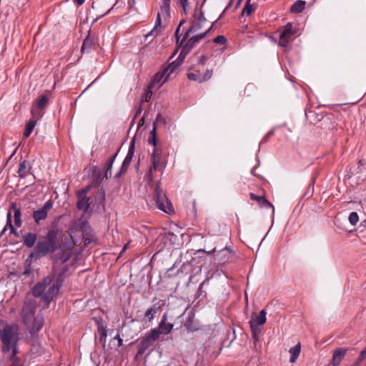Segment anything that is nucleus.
I'll list each match as a JSON object with an SVG mask.
<instances>
[{
  "mask_svg": "<svg viewBox=\"0 0 366 366\" xmlns=\"http://www.w3.org/2000/svg\"><path fill=\"white\" fill-rule=\"evenodd\" d=\"M174 328V324L168 322V314L165 312L162 316L161 320L157 328L152 329V332H157V336L160 339L161 335L169 334Z\"/></svg>",
  "mask_w": 366,
  "mask_h": 366,
  "instance_id": "obj_8",
  "label": "nucleus"
},
{
  "mask_svg": "<svg viewBox=\"0 0 366 366\" xmlns=\"http://www.w3.org/2000/svg\"><path fill=\"white\" fill-rule=\"evenodd\" d=\"M0 339L1 341V352L7 354L12 349V346L18 345L20 340L19 327L16 324H6L0 330Z\"/></svg>",
  "mask_w": 366,
  "mask_h": 366,
  "instance_id": "obj_3",
  "label": "nucleus"
},
{
  "mask_svg": "<svg viewBox=\"0 0 366 366\" xmlns=\"http://www.w3.org/2000/svg\"><path fill=\"white\" fill-rule=\"evenodd\" d=\"M69 274V267L68 265H64L61 269L60 272L58 274L56 277V282L59 285L62 286L65 279L66 277H68Z\"/></svg>",
  "mask_w": 366,
  "mask_h": 366,
  "instance_id": "obj_27",
  "label": "nucleus"
},
{
  "mask_svg": "<svg viewBox=\"0 0 366 366\" xmlns=\"http://www.w3.org/2000/svg\"><path fill=\"white\" fill-rule=\"evenodd\" d=\"M208 60V57L204 56V55H202L200 56L199 58H198V60H197V64L198 65H204V64L206 63V61Z\"/></svg>",
  "mask_w": 366,
  "mask_h": 366,
  "instance_id": "obj_51",
  "label": "nucleus"
},
{
  "mask_svg": "<svg viewBox=\"0 0 366 366\" xmlns=\"http://www.w3.org/2000/svg\"><path fill=\"white\" fill-rule=\"evenodd\" d=\"M61 287L56 282L50 286L46 292L43 295L42 300L49 305L51 301L57 296L59 289Z\"/></svg>",
  "mask_w": 366,
  "mask_h": 366,
  "instance_id": "obj_16",
  "label": "nucleus"
},
{
  "mask_svg": "<svg viewBox=\"0 0 366 366\" xmlns=\"http://www.w3.org/2000/svg\"><path fill=\"white\" fill-rule=\"evenodd\" d=\"M256 169H257V166L254 167L252 169V171H251L252 174H253L254 176H256V177H258L259 179H262V177L261 175H259V174H257L255 173V170H256Z\"/></svg>",
  "mask_w": 366,
  "mask_h": 366,
  "instance_id": "obj_63",
  "label": "nucleus"
},
{
  "mask_svg": "<svg viewBox=\"0 0 366 366\" xmlns=\"http://www.w3.org/2000/svg\"><path fill=\"white\" fill-rule=\"evenodd\" d=\"M14 212V223L16 227H20L21 226V211L20 208H18L16 207V203H12L10 206V209L9 212H11V211Z\"/></svg>",
  "mask_w": 366,
  "mask_h": 366,
  "instance_id": "obj_24",
  "label": "nucleus"
},
{
  "mask_svg": "<svg viewBox=\"0 0 366 366\" xmlns=\"http://www.w3.org/2000/svg\"><path fill=\"white\" fill-rule=\"evenodd\" d=\"M36 310V305L34 300H28L24 303L22 309V322L28 325L31 322Z\"/></svg>",
  "mask_w": 366,
  "mask_h": 366,
  "instance_id": "obj_7",
  "label": "nucleus"
},
{
  "mask_svg": "<svg viewBox=\"0 0 366 366\" xmlns=\"http://www.w3.org/2000/svg\"><path fill=\"white\" fill-rule=\"evenodd\" d=\"M296 32L297 30L292 27V23H287L281 32L280 36V45L283 47H286L287 44L292 40L293 36L295 35Z\"/></svg>",
  "mask_w": 366,
  "mask_h": 366,
  "instance_id": "obj_11",
  "label": "nucleus"
},
{
  "mask_svg": "<svg viewBox=\"0 0 366 366\" xmlns=\"http://www.w3.org/2000/svg\"><path fill=\"white\" fill-rule=\"evenodd\" d=\"M306 2L302 0H297L290 7V11L294 14L302 12L305 8Z\"/></svg>",
  "mask_w": 366,
  "mask_h": 366,
  "instance_id": "obj_28",
  "label": "nucleus"
},
{
  "mask_svg": "<svg viewBox=\"0 0 366 366\" xmlns=\"http://www.w3.org/2000/svg\"><path fill=\"white\" fill-rule=\"evenodd\" d=\"M90 33L91 30L89 31V34L85 38V39L83 41L81 51L82 53H89L92 49L94 44L93 39L90 37Z\"/></svg>",
  "mask_w": 366,
  "mask_h": 366,
  "instance_id": "obj_26",
  "label": "nucleus"
},
{
  "mask_svg": "<svg viewBox=\"0 0 366 366\" xmlns=\"http://www.w3.org/2000/svg\"><path fill=\"white\" fill-rule=\"evenodd\" d=\"M191 51L189 49H188L187 48H186L184 46H183L182 49V51L179 55V56L177 57V59H176L177 61H178L179 64H182L185 57L187 56V55Z\"/></svg>",
  "mask_w": 366,
  "mask_h": 366,
  "instance_id": "obj_38",
  "label": "nucleus"
},
{
  "mask_svg": "<svg viewBox=\"0 0 366 366\" xmlns=\"http://www.w3.org/2000/svg\"><path fill=\"white\" fill-rule=\"evenodd\" d=\"M266 315L267 313L264 310H262L257 316H255V313H253L252 319L249 322L250 327L252 326L254 328H260V327L263 326L267 320Z\"/></svg>",
  "mask_w": 366,
  "mask_h": 366,
  "instance_id": "obj_15",
  "label": "nucleus"
},
{
  "mask_svg": "<svg viewBox=\"0 0 366 366\" xmlns=\"http://www.w3.org/2000/svg\"><path fill=\"white\" fill-rule=\"evenodd\" d=\"M90 187L88 186L76 192V197L78 198V202L76 204V207L79 210H82L84 212H86L90 206L89 200L90 198L86 197V193L89 190Z\"/></svg>",
  "mask_w": 366,
  "mask_h": 366,
  "instance_id": "obj_12",
  "label": "nucleus"
},
{
  "mask_svg": "<svg viewBox=\"0 0 366 366\" xmlns=\"http://www.w3.org/2000/svg\"><path fill=\"white\" fill-rule=\"evenodd\" d=\"M178 1L181 7L182 8L184 14H186L187 13V9L189 6L188 0H178Z\"/></svg>",
  "mask_w": 366,
  "mask_h": 366,
  "instance_id": "obj_46",
  "label": "nucleus"
},
{
  "mask_svg": "<svg viewBox=\"0 0 366 366\" xmlns=\"http://www.w3.org/2000/svg\"><path fill=\"white\" fill-rule=\"evenodd\" d=\"M213 41L220 45H224L227 43V39L222 35H219L213 39Z\"/></svg>",
  "mask_w": 366,
  "mask_h": 366,
  "instance_id": "obj_45",
  "label": "nucleus"
},
{
  "mask_svg": "<svg viewBox=\"0 0 366 366\" xmlns=\"http://www.w3.org/2000/svg\"><path fill=\"white\" fill-rule=\"evenodd\" d=\"M212 74H213V71L212 69H207L203 74H202V82L210 79L212 76Z\"/></svg>",
  "mask_w": 366,
  "mask_h": 366,
  "instance_id": "obj_44",
  "label": "nucleus"
},
{
  "mask_svg": "<svg viewBox=\"0 0 366 366\" xmlns=\"http://www.w3.org/2000/svg\"><path fill=\"white\" fill-rule=\"evenodd\" d=\"M99 332L100 334V340H102L103 339H105L107 337V330L104 327H99Z\"/></svg>",
  "mask_w": 366,
  "mask_h": 366,
  "instance_id": "obj_52",
  "label": "nucleus"
},
{
  "mask_svg": "<svg viewBox=\"0 0 366 366\" xmlns=\"http://www.w3.org/2000/svg\"><path fill=\"white\" fill-rule=\"evenodd\" d=\"M92 171H99V174H98V175H97V180H98L99 179H100V178H101L102 173H101V172H100L101 170L99 169V168H98V167H96V166H95V167H92Z\"/></svg>",
  "mask_w": 366,
  "mask_h": 366,
  "instance_id": "obj_62",
  "label": "nucleus"
},
{
  "mask_svg": "<svg viewBox=\"0 0 366 366\" xmlns=\"http://www.w3.org/2000/svg\"><path fill=\"white\" fill-rule=\"evenodd\" d=\"M151 97H152V92L150 90H148L147 92H146L144 94L140 104H142L144 102H149L151 99Z\"/></svg>",
  "mask_w": 366,
  "mask_h": 366,
  "instance_id": "obj_49",
  "label": "nucleus"
},
{
  "mask_svg": "<svg viewBox=\"0 0 366 366\" xmlns=\"http://www.w3.org/2000/svg\"><path fill=\"white\" fill-rule=\"evenodd\" d=\"M190 33H194V31H189V29L184 33L183 38L182 39V43H184L187 40H188L189 36Z\"/></svg>",
  "mask_w": 366,
  "mask_h": 366,
  "instance_id": "obj_55",
  "label": "nucleus"
},
{
  "mask_svg": "<svg viewBox=\"0 0 366 366\" xmlns=\"http://www.w3.org/2000/svg\"><path fill=\"white\" fill-rule=\"evenodd\" d=\"M118 152L119 150L113 155L108 160L107 162H106L105 164V169H107V170H111L112 171V165L114 164V162L118 154Z\"/></svg>",
  "mask_w": 366,
  "mask_h": 366,
  "instance_id": "obj_40",
  "label": "nucleus"
},
{
  "mask_svg": "<svg viewBox=\"0 0 366 366\" xmlns=\"http://www.w3.org/2000/svg\"><path fill=\"white\" fill-rule=\"evenodd\" d=\"M209 280L210 278H207L199 285L198 288L199 296L202 295L203 293L204 294V296L206 295V292L203 290V287L209 285Z\"/></svg>",
  "mask_w": 366,
  "mask_h": 366,
  "instance_id": "obj_42",
  "label": "nucleus"
},
{
  "mask_svg": "<svg viewBox=\"0 0 366 366\" xmlns=\"http://www.w3.org/2000/svg\"><path fill=\"white\" fill-rule=\"evenodd\" d=\"M205 36L206 34H199L197 35H194L189 38L184 46L191 51L194 48L195 44L201 39H204Z\"/></svg>",
  "mask_w": 366,
  "mask_h": 366,
  "instance_id": "obj_25",
  "label": "nucleus"
},
{
  "mask_svg": "<svg viewBox=\"0 0 366 366\" xmlns=\"http://www.w3.org/2000/svg\"><path fill=\"white\" fill-rule=\"evenodd\" d=\"M252 331V337L254 340V347H257V342L259 341V333L261 332V328H254L252 326L250 327Z\"/></svg>",
  "mask_w": 366,
  "mask_h": 366,
  "instance_id": "obj_39",
  "label": "nucleus"
},
{
  "mask_svg": "<svg viewBox=\"0 0 366 366\" xmlns=\"http://www.w3.org/2000/svg\"><path fill=\"white\" fill-rule=\"evenodd\" d=\"M148 143L153 146V151L151 157L152 165L149 167L147 177L152 179V173L159 170L161 171L166 167V159L163 155L162 148L157 144L156 124H154L150 132V137L148 138Z\"/></svg>",
  "mask_w": 366,
  "mask_h": 366,
  "instance_id": "obj_2",
  "label": "nucleus"
},
{
  "mask_svg": "<svg viewBox=\"0 0 366 366\" xmlns=\"http://www.w3.org/2000/svg\"><path fill=\"white\" fill-rule=\"evenodd\" d=\"M36 124V120L30 119L26 125V129L24 132V138H28L31 134L35 125Z\"/></svg>",
  "mask_w": 366,
  "mask_h": 366,
  "instance_id": "obj_35",
  "label": "nucleus"
},
{
  "mask_svg": "<svg viewBox=\"0 0 366 366\" xmlns=\"http://www.w3.org/2000/svg\"><path fill=\"white\" fill-rule=\"evenodd\" d=\"M164 76H166L167 74L166 72H164V69H162V71H159L154 75L152 82L149 86V89H152L154 84L159 83Z\"/></svg>",
  "mask_w": 366,
  "mask_h": 366,
  "instance_id": "obj_37",
  "label": "nucleus"
},
{
  "mask_svg": "<svg viewBox=\"0 0 366 366\" xmlns=\"http://www.w3.org/2000/svg\"><path fill=\"white\" fill-rule=\"evenodd\" d=\"M134 153V139H133L129 144V149L126 157L124 158L119 171L115 174L114 178L119 179L122 174H124L131 164Z\"/></svg>",
  "mask_w": 366,
  "mask_h": 366,
  "instance_id": "obj_9",
  "label": "nucleus"
},
{
  "mask_svg": "<svg viewBox=\"0 0 366 366\" xmlns=\"http://www.w3.org/2000/svg\"><path fill=\"white\" fill-rule=\"evenodd\" d=\"M212 252L214 254V261H216L217 264H222L229 261V259L231 258L232 250L226 246L223 249L218 251L216 249V248H214L212 250Z\"/></svg>",
  "mask_w": 366,
  "mask_h": 366,
  "instance_id": "obj_13",
  "label": "nucleus"
},
{
  "mask_svg": "<svg viewBox=\"0 0 366 366\" xmlns=\"http://www.w3.org/2000/svg\"><path fill=\"white\" fill-rule=\"evenodd\" d=\"M154 199L159 209L167 214L173 212L172 203L168 200L165 193L158 184L155 186L154 190Z\"/></svg>",
  "mask_w": 366,
  "mask_h": 366,
  "instance_id": "obj_4",
  "label": "nucleus"
},
{
  "mask_svg": "<svg viewBox=\"0 0 366 366\" xmlns=\"http://www.w3.org/2000/svg\"><path fill=\"white\" fill-rule=\"evenodd\" d=\"M114 340H117L119 347H120L123 345V340L121 338L119 332L114 337Z\"/></svg>",
  "mask_w": 366,
  "mask_h": 366,
  "instance_id": "obj_53",
  "label": "nucleus"
},
{
  "mask_svg": "<svg viewBox=\"0 0 366 366\" xmlns=\"http://www.w3.org/2000/svg\"><path fill=\"white\" fill-rule=\"evenodd\" d=\"M347 350L343 348H338L334 351L331 364L332 366H338L342 357L345 355Z\"/></svg>",
  "mask_w": 366,
  "mask_h": 366,
  "instance_id": "obj_23",
  "label": "nucleus"
},
{
  "mask_svg": "<svg viewBox=\"0 0 366 366\" xmlns=\"http://www.w3.org/2000/svg\"><path fill=\"white\" fill-rule=\"evenodd\" d=\"M348 219H349L350 223L352 225H355L359 220V217H358L357 213L355 212H351L349 215Z\"/></svg>",
  "mask_w": 366,
  "mask_h": 366,
  "instance_id": "obj_43",
  "label": "nucleus"
},
{
  "mask_svg": "<svg viewBox=\"0 0 366 366\" xmlns=\"http://www.w3.org/2000/svg\"><path fill=\"white\" fill-rule=\"evenodd\" d=\"M179 31H180V28H179V26H177V28L176 29V31H175V34H174L176 41L177 44L179 43V40L180 39Z\"/></svg>",
  "mask_w": 366,
  "mask_h": 366,
  "instance_id": "obj_59",
  "label": "nucleus"
},
{
  "mask_svg": "<svg viewBox=\"0 0 366 366\" xmlns=\"http://www.w3.org/2000/svg\"><path fill=\"white\" fill-rule=\"evenodd\" d=\"M54 279V276H48L44 279V280L42 281V282H41V284H44V286L46 288L48 286H50V285L53 282Z\"/></svg>",
  "mask_w": 366,
  "mask_h": 366,
  "instance_id": "obj_48",
  "label": "nucleus"
},
{
  "mask_svg": "<svg viewBox=\"0 0 366 366\" xmlns=\"http://www.w3.org/2000/svg\"><path fill=\"white\" fill-rule=\"evenodd\" d=\"M69 255L64 252H58L54 254L52 257L53 262L54 264H58L59 262L64 264L67 262L69 259Z\"/></svg>",
  "mask_w": 366,
  "mask_h": 366,
  "instance_id": "obj_31",
  "label": "nucleus"
},
{
  "mask_svg": "<svg viewBox=\"0 0 366 366\" xmlns=\"http://www.w3.org/2000/svg\"><path fill=\"white\" fill-rule=\"evenodd\" d=\"M164 122V120L162 115L161 114H158L157 116V118H156V121L153 123V126L154 125V124H156V125H157V123Z\"/></svg>",
  "mask_w": 366,
  "mask_h": 366,
  "instance_id": "obj_57",
  "label": "nucleus"
},
{
  "mask_svg": "<svg viewBox=\"0 0 366 366\" xmlns=\"http://www.w3.org/2000/svg\"><path fill=\"white\" fill-rule=\"evenodd\" d=\"M301 345L300 343H297L295 346L291 347L289 350L290 354V362L293 363L295 362L300 354Z\"/></svg>",
  "mask_w": 366,
  "mask_h": 366,
  "instance_id": "obj_29",
  "label": "nucleus"
},
{
  "mask_svg": "<svg viewBox=\"0 0 366 366\" xmlns=\"http://www.w3.org/2000/svg\"><path fill=\"white\" fill-rule=\"evenodd\" d=\"M157 332H152L150 330V332L144 337L141 342L139 343L137 346V352L136 357L141 356L145 353V352L154 344V342L159 338L157 336Z\"/></svg>",
  "mask_w": 366,
  "mask_h": 366,
  "instance_id": "obj_6",
  "label": "nucleus"
},
{
  "mask_svg": "<svg viewBox=\"0 0 366 366\" xmlns=\"http://www.w3.org/2000/svg\"><path fill=\"white\" fill-rule=\"evenodd\" d=\"M44 325V318L42 317H35L31 320V325L29 329L31 335H35L39 332Z\"/></svg>",
  "mask_w": 366,
  "mask_h": 366,
  "instance_id": "obj_20",
  "label": "nucleus"
},
{
  "mask_svg": "<svg viewBox=\"0 0 366 366\" xmlns=\"http://www.w3.org/2000/svg\"><path fill=\"white\" fill-rule=\"evenodd\" d=\"M184 327L189 331H197L199 330V325L194 320V315L193 314H189L186 321L184 324Z\"/></svg>",
  "mask_w": 366,
  "mask_h": 366,
  "instance_id": "obj_22",
  "label": "nucleus"
},
{
  "mask_svg": "<svg viewBox=\"0 0 366 366\" xmlns=\"http://www.w3.org/2000/svg\"><path fill=\"white\" fill-rule=\"evenodd\" d=\"M156 300V298L153 300V305L149 308H148L144 312L142 322L145 325L151 323L152 320L154 319L156 315L161 310V308L165 305L164 300H159L158 301L154 302Z\"/></svg>",
  "mask_w": 366,
  "mask_h": 366,
  "instance_id": "obj_5",
  "label": "nucleus"
},
{
  "mask_svg": "<svg viewBox=\"0 0 366 366\" xmlns=\"http://www.w3.org/2000/svg\"><path fill=\"white\" fill-rule=\"evenodd\" d=\"M181 64H179L178 61H173L170 62L167 66H164L163 68L164 72H166L167 76L164 79V81H167L168 79L172 78V76L173 74H176L178 72V69Z\"/></svg>",
  "mask_w": 366,
  "mask_h": 366,
  "instance_id": "obj_17",
  "label": "nucleus"
},
{
  "mask_svg": "<svg viewBox=\"0 0 366 366\" xmlns=\"http://www.w3.org/2000/svg\"><path fill=\"white\" fill-rule=\"evenodd\" d=\"M161 24H162L161 16H160L159 13H158L154 28L157 29V27L161 25Z\"/></svg>",
  "mask_w": 366,
  "mask_h": 366,
  "instance_id": "obj_56",
  "label": "nucleus"
},
{
  "mask_svg": "<svg viewBox=\"0 0 366 366\" xmlns=\"http://www.w3.org/2000/svg\"><path fill=\"white\" fill-rule=\"evenodd\" d=\"M6 219H7V223H6V225L4 227V228L3 229V230L1 231V232L0 233V237L3 236V234H4V232L6 231L7 229V227H9L10 229V232L11 234H14L15 236H18V232L16 230V229L14 227V226L12 225V223H11V212H9L7 213V216H6Z\"/></svg>",
  "mask_w": 366,
  "mask_h": 366,
  "instance_id": "obj_30",
  "label": "nucleus"
},
{
  "mask_svg": "<svg viewBox=\"0 0 366 366\" xmlns=\"http://www.w3.org/2000/svg\"><path fill=\"white\" fill-rule=\"evenodd\" d=\"M11 354L9 358L10 361H16L17 358V354L19 353V345L12 346V349L10 350Z\"/></svg>",
  "mask_w": 366,
  "mask_h": 366,
  "instance_id": "obj_41",
  "label": "nucleus"
},
{
  "mask_svg": "<svg viewBox=\"0 0 366 366\" xmlns=\"http://www.w3.org/2000/svg\"><path fill=\"white\" fill-rule=\"evenodd\" d=\"M112 177V171L109 170H107V169H105V174H104V177L106 179H108L109 177Z\"/></svg>",
  "mask_w": 366,
  "mask_h": 366,
  "instance_id": "obj_64",
  "label": "nucleus"
},
{
  "mask_svg": "<svg viewBox=\"0 0 366 366\" xmlns=\"http://www.w3.org/2000/svg\"><path fill=\"white\" fill-rule=\"evenodd\" d=\"M37 241V234L34 232H28L22 236V242L28 248L35 247L34 244Z\"/></svg>",
  "mask_w": 366,
  "mask_h": 366,
  "instance_id": "obj_19",
  "label": "nucleus"
},
{
  "mask_svg": "<svg viewBox=\"0 0 366 366\" xmlns=\"http://www.w3.org/2000/svg\"><path fill=\"white\" fill-rule=\"evenodd\" d=\"M274 134V129L269 131L261 141V144L266 142Z\"/></svg>",
  "mask_w": 366,
  "mask_h": 366,
  "instance_id": "obj_50",
  "label": "nucleus"
},
{
  "mask_svg": "<svg viewBox=\"0 0 366 366\" xmlns=\"http://www.w3.org/2000/svg\"><path fill=\"white\" fill-rule=\"evenodd\" d=\"M251 0H247L246 4L242 11V15L249 16L257 8V5L250 3Z\"/></svg>",
  "mask_w": 366,
  "mask_h": 366,
  "instance_id": "obj_32",
  "label": "nucleus"
},
{
  "mask_svg": "<svg viewBox=\"0 0 366 366\" xmlns=\"http://www.w3.org/2000/svg\"><path fill=\"white\" fill-rule=\"evenodd\" d=\"M61 231L56 226H52L45 236L40 237L32 252L25 261L24 274L30 272L31 264L42 257L54 254L59 247V236Z\"/></svg>",
  "mask_w": 366,
  "mask_h": 366,
  "instance_id": "obj_1",
  "label": "nucleus"
},
{
  "mask_svg": "<svg viewBox=\"0 0 366 366\" xmlns=\"http://www.w3.org/2000/svg\"><path fill=\"white\" fill-rule=\"evenodd\" d=\"M53 204V201L49 199L45 202L41 209L32 212V217L36 224H39L41 221L46 219L48 212L52 208Z\"/></svg>",
  "mask_w": 366,
  "mask_h": 366,
  "instance_id": "obj_10",
  "label": "nucleus"
},
{
  "mask_svg": "<svg viewBox=\"0 0 366 366\" xmlns=\"http://www.w3.org/2000/svg\"><path fill=\"white\" fill-rule=\"evenodd\" d=\"M250 199L257 201L261 207L272 208V213L274 212V207L264 196H259L254 193H249Z\"/></svg>",
  "mask_w": 366,
  "mask_h": 366,
  "instance_id": "obj_18",
  "label": "nucleus"
},
{
  "mask_svg": "<svg viewBox=\"0 0 366 366\" xmlns=\"http://www.w3.org/2000/svg\"><path fill=\"white\" fill-rule=\"evenodd\" d=\"M161 11L164 15L169 16L170 4H162Z\"/></svg>",
  "mask_w": 366,
  "mask_h": 366,
  "instance_id": "obj_47",
  "label": "nucleus"
},
{
  "mask_svg": "<svg viewBox=\"0 0 366 366\" xmlns=\"http://www.w3.org/2000/svg\"><path fill=\"white\" fill-rule=\"evenodd\" d=\"M194 72H189L187 74V78L191 81L202 83V73L200 69H195V68H194Z\"/></svg>",
  "mask_w": 366,
  "mask_h": 366,
  "instance_id": "obj_33",
  "label": "nucleus"
},
{
  "mask_svg": "<svg viewBox=\"0 0 366 366\" xmlns=\"http://www.w3.org/2000/svg\"><path fill=\"white\" fill-rule=\"evenodd\" d=\"M366 358V347L360 352L357 362H362Z\"/></svg>",
  "mask_w": 366,
  "mask_h": 366,
  "instance_id": "obj_54",
  "label": "nucleus"
},
{
  "mask_svg": "<svg viewBox=\"0 0 366 366\" xmlns=\"http://www.w3.org/2000/svg\"><path fill=\"white\" fill-rule=\"evenodd\" d=\"M31 114H32L33 118H36V121L42 116L41 114H40V112H39L34 109L31 110Z\"/></svg>",
  "mask_w": 366,
  "mask_h": 366,
  "instance_id": "obj_58",
  "label": "nucleus"
},
{
  "mask_svg": "<svg viewBox=\"0 0 366 366\" xmlns=\"http://www.w3.org/2000/svg\"><path fill=\"white\" fill-rule=\"evenodd\" d=\"M46 287L44 286V284H41V282H38L32 290V294L34 297H43V293L46 290Z\"/></svg>",
  "mask_w": 366,
  "mask_h": 366,
  "instance_id": "obj_34",
  "label": "nucleus"
},
{
  "mask_svg": "<svg viewBox=\"0 0 366 366\" xmlns=\"http://www.w3.org/2000/svg\"><path fill=\"white\" fill-rule=\"evenodd\" d=\"M217 21H215L214 22H213L212 24L211 25V26L203 34H206V36H207L211 31H212L215 26V24H217Z\"/></svg>",
  "mask_w": 366,
  "mask_h": 366,
  "instance_id": "obj_60",
  "label": "nucleus"
},
{
  "mask_svg": "<svg viewBox=\"0 0 366 366\" xmlns=\"http://www.w3.org/2000/svg\"><path fill=\"white\" fill-rule=\"evenodd\" d=\"M31 169V165L29 161H21L19 164V169L17 171L19 177L21 179L25 178L28 175Z\"/></svg>",
  "mask_w": 366,
  "mask_h": 366,
  "instance_id": "obj_21",
  "label": "nucleus"
},
{
  "mask_svg": "<svg viewBox=\"0 0 366 366\" xmlns=\"http://www.w3.org/2000/svg\"><path fill=\"white\" fill-rule=\"evenodd\" d=\"M142 104H139V107L137 109L134 118H137L142 113Z\"/></svg>",
  "mask_w": 366,
  "mask_h": 366,
  "instance_id": "obj_61",
  "label": "nucleus"
},
{
  "mask_svg": "<svg viewBox=\"0 0 366 366\" xmlns=\"http://www.w3.org/2000/svg\"><path fill=\"white\" fill-rule=\"evenodd\" d=\"M193 18L194 19L192 20L191 26L189 28V31L197 32L207 22V19L205 18L203 11H200L199 14H197V7L195 9Z\"/></svg>",
  "mask_w": 366,
  "mask_h": 366,
  "instance_id": "obj_14",
  "label": "nucleus"
},
{
  "mask_svg": "<svg viewBox=\"0 0 366 366\" xmlns=\"http://www.w3.org/2000/svg\"><path fill=\"white\" fill-rule=\"evenodd\" d=\"M49 102L48 94H43L36 102V108L43 109Z\"/></svg>",
  "mask_w": 366,
  "mask_h": 366,
  "instance_id": "obj_36",
  "label": "nucleus"
}]
</instances>
